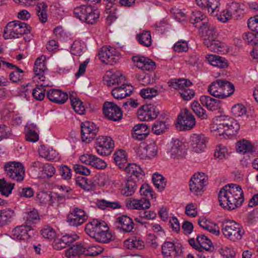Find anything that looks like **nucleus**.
I'll return each instance as SVG.
<instances>
[{
  "instance_id": "obj_1",
  "label": "nucleus",
  "mask_w": 258,
  "mask_h": 258,
  "mask_svg": "<svg viewBox=\"0 0 258 258\" xmlns=\"http://www.w3.org/2000/svg\"><path fill=\"white\" fill-rule=\"evenodd\" d=\"M218 199L220 205L228 210H234L240 206L244 201L241 187L235 184L224 186L219 191Z\"/></svg>"
},
{
  "instance_id": "obj_2",
  "label": "nucleus",
  "mask_w": 258,
  "mask_h": 258,
  "mask_svg": "<svg viewBox=\"0 0 258 258\" xmlns=\"http://www.w3.org/2000/svg\"><path fill=\"white\" fill-rule=\"evenodd\" d=\"M85 231L88 235L99 242L108 243L112 238L109 227L104 221L93 220L87 224Z\"/></svg>"
},
{
  "instance_id": "obj_3",
  "label": "nucleus",
  "mask_w": 258,
  "mask_h": 258,
  "mask_svg": "<svg viewBox=\"0 0 258 258\" xmlns=\"http://www.w3.org/2000/svg\"><path fill=\"white\" fill-rule=\"evenodd\" d=\"M219 120L220 123L213 124L210 127L211 132L216 137L224 135L228 136L235 135L239 130L240 125L233 118L220 116Z\"/></svg>"
},
{
  "instance_id": "obj_4",
  "label": "nucleus",
  "mask_w": 258,
  "mask_h": 258,
  "mask_svg": "<svg viewBox=\"0 0 258 258\" xmlns=\"http://www.w3.org/2000/svg\"><path fill=\"white\" fill-rule=\"evenodd\" d=\"M125 206L130 209H137L142 210L139 212L141 218L148 220H152L155 218L156 214L152 211H146L150 207V203L149 200L145 198L141 199H130L125 202Z\"/></svg>"
},
{
  "instance_id": "obj_5",
  "label": "nucleus",
  "mask_w": 258,
  "mask_h": 258,
  "mask_svg": "<svg viewBox=\"0 0 258 258\" xmlns=\"http://www.w3.org/2000/svg\"><path fill=\"white\" fill-rule=\"evenodd\" d=\"M74 14L76 18L89 24L96 23L99 17L97 10L91 5H81L75 8Z\"/></svg>"
},
{
  "instance_id": "obj_6",
  "label": "nucleus",
  "mask_w": 258,
  "mask_h": 258,
  "mask_svg": "<svg viewBox=\"0 0 258 258\" xmlns=\"http://www.w3.org/2000/svg\"><path fill=\"white\" fill-rule=\"evenodd\" d=\"M30 32V27L27 24L20 21L9 23L6 27L3 36L5 39L18 38Z\"/></svg>"
},
{
  "instance_id": "obj_7",
  "label": "nucleus",
  "mask_w": 258,
  "mask_h": 258,
  "mask_svg": "<svg viewBox=\"0 0 258 258\" xmlns=\"http://www.w3.org/2000/svg\"><path fill=\"white\" fill-rule=\"evenodd\" d=\"M222 231L226 237L233 241L241 239L244 233L241 225L230 220L222 222Z\"/></svg>"
},
{
  "instance_id": "obj_8",
  "label": "nucleus",
  "mask_w": 258,
  "mask_h": 258,
  "mask_svg": "<svg viewBox=\"0 0 258 258\" xmlns=\"http://www.w3.org/2000/svg\"><path fill=\"white\" fill-rule=\"evenodd\" d=\"M115 164L120 169H124L126 172L136 173L140 174L141 168L136 164H129L127 162L126 156L124 151L119 150L113 155Z\"/></svg>"
},
{
  "instance_id": "obj_9",
  "label": "nucleus",
  "mask_w": 258,
  "mask_h": 258,
  "mask_svg": "<svg viewBox=\"0 0 258 258\" xmlns=\"http://www.w3.org/2000/svg\"><path fill=\"white\" fill-rule=\"evenodd\" d=\"M4 170L7 176L10 178L18 182L23 180L25 170L24 166L20 162L7 163L4 166Z\"/></svg>"
},
{
  "instance_id": "obj_10",
  "label": "nucleus",
  "mask_w": 258,
  "mask_h": 258,
  "mask_svg": "<svg viewBox=\"0 0 258 258\" xmlns=\"http://www.w3.org/2000/svg\"><path fill=\"white\" fill-rule=\"evenodd\" d=\"M208 177L203 172H198L191 177L189 181V189L196 195L201 194L208 184Z\"/></svg>"
},
{
  "instance_id": "obj_11",
  "label": "nucleus",
  "mask_w": 258,
  "mask_h": 258,
  "mask_svg": "<svg viewBox=\"0 0 258 258\" xmlns=\"http://www.w3.org/2000/svg\"><path fill=\"white\" fill-rule=\"evenodd\" d=\"M177 127L180 131L189 130L196 124V119L194 115L186 108L181 110L177 119Z\"/></svg>"
},
{
  "instance_id": "obj_12",
  "label": "nucleus",
  "mask_w": 258,
  "mask_h": 258,
  "mask_svg": "<svg viewBox=\"0 0 258 258\" xmlns=\"http://www.w3.org/2000/svg\"><path fill=\"white\" fill-rule=\"evenodd\" d=\"M98 55L101 61L107 64L113 65L119 59V52L116 48L110 46H103Z\"/></svg>"
},
{
  "instance_id": "obj_13",
  "label": "nucleus",
  "mask_w": 258,
  "mask_h": 258,
  "mask_svg": "<svg viewBox=\"0 0 258 258\" xmlns=\"http://www.w3.org/2000/svg\"><path fill=\"white\" fill-rule=\"evenodd\" d=\"M140 174L132 172H126L130 176L121 188V194L125 196H131L135 192L137 187V181H139L144 176L143 172L141 169Z\"/></svg>"
},
{
  "instance_id": "obj_14",
  "label": "nucleus",
  "mask_w": 258,
  "mask_h": 258,
  "mask_svg": "<svg viewBox=\"0 0 258 258\" xmlns=\"http://www.w3.org/2000/svg\"><path fill=\"white\" fill-rule=\"evenodd\" d=\"M159 113L157 107L151 104L142 106L137 111L138 119L142 121H148L155 119Z\"/></svg>"
},
{
  "instance_id": "obj_15",
  "label": "nucleus",
  "mask_w": 258,
  "mask_h": 258,
  "mask_svg": "<svg viewBox=\"0 0 258 258\" xmlns=\"http://www.w3.org/2000/svg\"><path fill=\"white\" fill-rule=\"evenodd\" d=\"M88 219L84 210L79 208L71 209L67 218V221L71 226H79L83 224Z\"/></svg>"
},
{
  "instance_id": "obj_16",
  "label": "nucleus",
  "mask_w": 258,
  "mask_h": 258,
  "mask_svg": "<svg viewBox=\"0 0 258 258\" xmlns=\"http://www.w3.org/2000/svg\"><path fill=\"white\" fill-rule=\"evenodd\" d=\"M103 111L105 116L112 121H119L122 117L121 109L112 102H105L103 104Z\"/></svg>"
},
{
  "instance_id": "obj_17",
  "label": "nucleus",
  "mask_w": 258,
  "mask_h": 258,
  "mask_svg": "<svg viewBox=\"0 0 258 258\" xmlns=\"http://www.w3.org/2000/svg\"><path fill=\"white\" fill-rule=\"evenodd\" d=\"M113 147L112 139L109 137H99L96 141V150L97 153L101 156L109 155Z\"/></svg>"
},
{
  "instance_id": "obj_18",
  "label": "nucleus",
  "mask_w": 258,
  "mask_h": 258,
  "mask_svg": "<svg viewBox=\"0 0 258 258\" xmlns=\"http://www.w3.org/2000/svg\"><path fill=\"white\" fill-rule=\"evenodd\" d=\"M81 127L82 140L86 143H89L93 140L98 132L95 124L89 121L82 123Z\"/></svg>"
},
{
  "instance_id": "obj_19",
  "label": "nucleus",
  "mask_w": 258,
  "mask_h": 258,
  "mask_svg": "<svg viewBox=\"0 0 258 258\" xmlns=\"http://www.w3.org/2000/svg\"><path fill=\"white\" fill-rule=\"evenodd\" d=\"M34 232L29 225H21L15 228L12 232V237L16 240H28Z\"/></svg>"
},
{
  "instance_id": "obj_20",
  "label": "nucleus",
  "mask_w": 258,
  "mask_h": 258,
  "mask_svg": "<svg viewBox=\"0 0 258 258\" xmlns=\"http://www.w3.org/2000/svg\"><path fill=\"white\" fill-rule=\"evenodd\" d=\"M117 229L124 233H129L132 231L134 228V223L133 220L127 215H122L117 219L115 222Z\"/></svg>"
},
{
  "instance_id": "obj_21",
  "label": "nucleus",
  "mask_w": 258,
  "mask_h": 258,
  "mask_svg": "<svg viewBox=\"0 0 258 258\" xmlns=\"http://www.w3.org/2000/svg\"><path fill=\"white\" fill-rule=\"evenodd\" d=\"M207 142V139L203 134H194L191 137V146L192 150L196 153L203 151Z\"/></svg>"
},
{
  "instance_id": "obj_22",
  "label": "nucleus",
  "mask_w": 258,
  "mask_h": 258,
  "mask_svg": "<svg viewBox=\"0 0 258 258\" xmlns=\"http://www.w3.org/2000/svg\"><path fill=\"white\" fill-rule=\"evenodd\" d=\"M46 96L50 101L60 104L64 103L68 99L67 93L55 89L48 90Z\"/></svg>"
},
{
  "instance_id": "obj_23",
  "label": "nucleus",
  "mask_w": 258,
  "mask_h": 258,
  "mask_svg": "<svg viewBox=\"0 0 258 258\" xmlns=\"http://www.w3.org/2000/svg\"><path fill=\"white\" fill-rule=\"evenodd\" d=\"M133 92V87L128 84L116 86L111 91L113 97L116 99H122L130 96Z\"/></svg>"
},
{
  "instance_id": "obj_24",
  "label": "nucleus",
  "mask_w": 258,
  "mask_h": 258,
  "mask_svg": "<svg viewBox=\"0 0 258 258\" xmlns=\"http://www.w3.org/2000/svg\"><path fill=\"white\" fill-rule=\"evenodd\" d=\"M45 56L42 55L37 58L35 61L34 71L35 77H37L40 81H44L45 77L44 74L47 70L45 66Z\"/></svg>"
},
{
  "instance_id": "obj_25",
  "label": "nucleus",
  "mask_w": 258,
  "mask_h": 258,
  "mask_svg": "<svg viewBox=\"0 0 258 258\" xmlns=\"http://www.w3.org/2000/svg\"><path fill=\"white\" fill-rule=\"evenodd\" d=\"M223 80L218 79L212 82L208 86V91L210 95L216 98L223 99Z\"/></svg>"
},
{
  "instance_id": "obj_26",
  "label": "nucleus",
  "mask_w": 258,
  "mask_h": 258,
  "mask_svg": "<svg viewBox=\"0 0 258 258\" xmlns=\"http://www.w3.org/2000/svg\"><path fill=\"white\" fill-rule=\"evenodd\" d=\"M133 138L139 141L145 139L150 132V128L146 123H139L135 125L133 127Z\"/></svg>"
},
{
  "instance_id": "obj_27",
  "label": "nucleus",
  "mask_w": 258,
  "mask_h": 258,
  "mask_svg": "<svg viewBox=\"0 0 258 258\" xmlns=\"http://www.w3.org/2000/svg\"><path fill=\"white\" fill-rule=\"evenodd\" d=\"M199 29L202 30L203 33H205L204 39L213 40L217 38L218 33L216 28L209 22H203L202 25L199 26Z\"/></svg>"
},
{
  "instance_id": "obj_28",
  "label": "nucleus",
  "mask_w": 258,
  "mask_h": 258,
  "mask_svg": "<svg viewBox=\"0 0 258 258\" xmlns=\"http://www.w3.org/2000/svg\"><path fill=\"white\" fill-rule=\"evenodd\" d=\"M201 104L211 111L218 110L221 108V102L210 96L204 95L201 97Z\"/></svg>"
},
{
  "instance_id": "obj_29",
  "label": "nucleus",
  "mask_w": 258,
  "mask_h": 258,
  "mask_svg": "<svg viewBox=\"0 0 258 258\" xmlns=\"http://www.w3.org/2000/svg\"><path fill=\"white\" fill-rule=\"evenodd\" d=\"M15 216V211L11 208H5L0 210V227L9 224Z\"/></svg>"
},
{
  "instance_id": "obj_30",
  "label": "nucleus",
  "mask_w": 258,
  "mask_h": 258,
  "mask_svg": "<svg viewBox=\"0 0 258 258\" xmlns=\"http://www.w3.org/2000/svg\"><path fill=\"white\" fill-rule=\"evenodd\" d=\"M204 44L212 51L224 53L226 51L224 44L217 38L213 40L204 39Z\"/></svg>"
},
{
  "instance_id": "obj_31",
  "label": "nucleus",
  "mask_w": 258,
  "mask_h": 258,
  "mask_svg": "<svg viewBox=\"0 0 258 258\" xmlns=\"http://www.w3.org/2000/svg\"><path fill=\"white\" fill-rule=\"evenodd\" d=\"M38 153L42 158L48 161L56 160L58 159V154L51 148H47L44 145L40 146Z\"/></svg>"
},
{
  "instance_id": "obj_32",
  "label": "nucleus",
  "mask_w": 258,
  "mask_h": 258,
  "mask_svg": "<svg viewBox=\"0 0 258 258\" xmlns=\"http://www.w3.org/2000/svg\"><path fill=\"white\" fill-rule=\"evenodd\" d=\"M107 2L106 6L105 12L108 15L107 17V20L111 23L113 21L115 20L117 18L116 15L117 0H104Z\"/></svg>"
},
{
  "instance_id": "obj_33",
  "label": "nucleus",
  "mask_w": 258,
  "mask_h": 258,
  "mask_svg": "<svg viewBox=\"0 0 258 258\" xmlns=\"http://www.w3.org/2000/svg\"><path fill=\"white\" fill-rule=\"evenodd\" d=\"M206 60L211 65L221 69L228 67L227 60L223 57L214 54H208L206 56Z\"/></svg>"
},
{
  "instance_id": "obj_34",
  "label": "nucleus",
  "mask_w": 258,
  "mask_h": 258,
  "mask_svg": "<svg viewBox=\"0 0 258 258\" xmlns=\"http://www.w3.org/2000/svg\"><path fill=\"white\" fill-rule=\"evenodd\" d=\"M169 152L172 158H175L183 157L184 155V151L183 148L182 143L179 140L173 141Z\"/></svg>"
},
{
  "instance_id": "obj_35",
  "label": "nucleus",
  "mask_w": 258,
  "mask_h": 258,
  "mask_svg": "<svg viewBox=\"0 0 258 258\" xmlns=\"http://www.w3.org/2000/svg\"><path fill=\"white\" fill-rule=\"evenodd\" d=\"M226 9L230 15L231 18L238 19L243 15V10L240 5L236 2H232L227 5Z\"/></svg>"
},
{
  "instance_id": "obj_36",
  "label": "nucleus",
  "mask_w": 258,
  "mask_h": 258,
  "mask_svg": "<svg viewBox=\"0 0 258 258\" xmlns=\"http://www.w3.org/2000/svg\"><path fill=\"white\" fill-rule=\"evenodd\" d=\"M26 139L27 141L35 143L39 140L38 128L34 123H27L26 126Z\"/></svg>"
},
{
  "instance_id": "obj_37",
  "label": "nucleus",
  "mask_w": 258,
  "mask_h": 258,
  "mask_svg": "<svg viewBox=\"0 0 258 258\" xmlns=\"http://www.w3.org/2000/svg\"><path fill=\"white\" fill-rule=\"evenodd\" d=\"M3 65L6 66L10 69L14 70V71L11 72L9 75V78L11 81L13 82L16 83L21 80L22 78L21 74L23 73V71L21 69L9 62H3Z\"/></svg>"
},
{
  "instance_id": "obj_38",
  "label": "nucleus",
  "mask_w": 258,
  "mask_h": 258,
  "mask_svg": "<svg viewBox=\"0 0 258 258\" xmlns=\"http://www.w3.org/2000/svg\"><path fill=\"white\" fill-rule=\"evenodd\" d=\"M85 245L78 244L74 245L66 251V255L69 258H74L84 254Z\"/></svg>"
},
{
  "instance_id": "obj_39",
  "label": "nucleus",
  "mask_w": 258,
  "mask_h": 258,
  "mask_svg": "<svg viewBox=\"0 0 258 258\" xmlns=\"http://www.w3.org/2000/svg\"><path fill=\"white\" fill-rule=\"evenodd\" d=\"M169 86L174 89H178L181 91V89L185 87H188L191 85V82L185 79H173L168 82Z\"/></svg>"
},
{
  "instance_id": "obj_40",
  "label": "nucleus",
  "mask_w": 258,
  "mask_h": 258,
  "mask_svg": "<svg viewBox=\"0 0 258 258\" xmlns=\"http://www.w3.org/2000/svg\"><path fill=\"white\" fill-rule=\"evenodd\" d=\"M162 252L165 256L171 258L176 256L177 254L174 244L169 241L165 242L163 244Z\"/></svg>"
},
{
  "instance_id": "obj_41",
  "label": "nucleus",
  "mask_w": 258,
  "mask_h": 258,
  "mask_svg": "<svg viewBox=\"0 0 258 258\" xmlns=\"http://www.w3.org/2000/svg\"><path fill=\"white\" fill-rule=\"evenodd\" d=\"M206 16L202 12L196 11L191 14L189 20L192 24L195 25V27L199 28V26L202 25V23L206 22Z\"/></svg>"
},
{
  "instance_id": "obj_42",
  "label": "nucleus",
  "mask_w": 258,
  "mask_h": 258,
  "mask_svg": "<svg viewBox=\"0 0 258 258\" xmlns=\"http://www.w3.org/2000/svg\"><path fill=\"white\" fill-rule=\"evenodd\" d=\"M125 79L119 72H117L112 74L107 81V85H117V86H122L125 83Z\"/></svg>"
},
{
  "instance_id": "obj_43",
  "label": "nucleus",
  "mask_w": 258,
  "mask_h": 258,
  "mask_svg": "<svg viewBox=\"0 0 258 258\" xmlns=\"http://www.w3.org/2000/svg\"><path fill=\"white\" fill-rule=\"evenodd\" d=\"M236 148L237 151L243 154L254 151L252 144L249 141L246 140L239 141L237 143Z\"/></svg>"
},
{
  "instance_id": "obj_44",
  "label": "nucleus",
  "mask_w": 258,
  "mask_h": 258,
  "mask_svg": "<svg viewBox=\"0 0 258 258\" xmlns=\"http://www.w3.org/2000/svg\"><path fill=\"white\" fill-rule=\"evenodd\" d=\"M70 99L74 111L79 114H83L85 111V108L83 105V103L79 98L74 97L73 95H71Z\"/></svg>"
},
{
  "instance_id": "obj_45",
  "label": "nucleus",
  "mask_w": 258,
  "mask_h": 258,
  "mask_svg": "<svg viewBox=\"0 0 258 258\" xmlns=\"http://www.w3.org/2000/svg\"><path fill=\"white\" fill-rule=\"evenodd\" d=\"M124 243L128 249H142L144 247V242L136 237L127 239L124 241Z\"/></svg>"
},
{
  "instance_id": "obj_46",
  "label": "nucleus",
  "mask_w": 258,
  "mask_h": 258,
  "mask_svg": "<svg viewBox=\"0 0 258 258\" xmlns=\"http://www.w3.org/2000/svg\"><path fill=\"white\" fill-rule=\"evenodd\" d=\"M47 5L44 3L38 4L36 7V13L39 20L42 23H45L47 20L46 9Z\"/></svg>"
},
{
  "instance_id": "obj_47",
  "label": "nucleus",
  "mask_w": 258,
  "mask_h": 258,
  "mask_svg": "<svg viewBox=\"0 0 258 258\" xmlns=\"http://www.w3.org/2000/svg\"><path fill=\"white\" fill-rule=\"evenodd\" d=\"M137 37L141 45L149 47L152 44L151 35L149 31H143V33L137 35Z\"/></svg>"
},
{
  "instance_id": "obj_48",
  "label": "nucleus",
  "mask_w": 258,
  "mask_h": 258,
  "mask_svg": "<svg viewBox=\"0 0 258 258\" xmlns=\"http://www.w3.org/2000/svg\"><path fill=\"white\" fill-rule=\"evenodd\" d=\"M197 240L200 247V251H202V249H204L206 251H209L212 246L211 241L204 235L198 236L197 238Z\"/></svg>"
},
{
  "instance_id": "obj_49",
  "label": "nucleus",
  "mask_w": 258,
  "mask_h": 258,
  "mask_svg": "<svg viewBox=\"0 0 258 258\" xmlns=\"http://www.w3.org/2000/svg\"><path fill=\"white\" fill-rule=\"evenodd\" d=\"M169 127V125L165 121L157 120L152 125V131L154 134L159 135L164 133Z\"/></svg>"
},
{
  "instance_id": "obj_50",
  "label": "nucleus",
  "mask_w": 258,
  "mask_h": 258,
  "mask_svg": "<svg viewBox=\"0 0 258 258\" xmlns=\"http://www.w3.org/2000/svg\"><path fill=\"white\" fill-rule=\"evenodd\" d=\"M26 225L36 223L39 220V216L36 210H33L29 212L25 213L23 217Z\"/></svg>"
},
{
  "instance_id": "obj_51",
  "label": "nucleus",
  "mask_w": 258,
  "mask_h": 258,
  "mask_svg": "<svg viewBox=\"0 0 258 258\" xmlns=\"http://www.w3.org/2000/svg\"><path fill=\"white\" fill-rule=\"evenodd\" d=\"M191 108L196 114L201 119H205L208 117L206 110L197 101H194L191 104Z\"/></svg>"
},
{
  "instance_id": "obj_52",
  "label": "nucleus",
  "mask_w": 258,
  "mask_h": 258,
  "mask_svg": "<svg viewBox=\"0 0 258 258\" xmlns=\"http://www.w3.org/2000/svg\"><path fill=\"white\" fill-rule=\"evenodd\" d=\"M47 86L48 85L45 84L37 85L33 89L32 95L36 100L41 101L44 99L45 93V87Z\"/></svg>"
},
{
  "instance_id": "obj_53",
  "label": "nucleus",
  "mask_w": 258,
  "mask_h": 258,
  "mask_svg": "<svg viewBox=\"0 0 258 258\" xmlns=\"http://www.w3.org/2000/svg\"><path fill=\"white\" fill-rule=\"evenodd\" d=\"M14 183L7 182L5 179H0V192L4 196H8L14 188Z\"/></svg>"
},
{
  "instance_id": "obj_54",
  "label": "nucleus",
  "mask_w": 258,
  "mask_h": 258,
  "mask_svg": "<svg viewBox=\"0 0 258 258\" xmlns=\"http://www.w3.org/2000/svg\"><path fill=\"white\" fill-rule=\"evenodd\" d=\"M152 180L155 187L159 190L164 189L166 183L164 177L161 174L154 173L152 177Z\"/></svg>"
},
{
  "instance_id": "obj_55",
  "label": "nucleus",
  "mask_w": 258,
  "mask_h": 258,
  "mask_svg": "<svg viewBox=\"0 0 258 258\" xmlns=\"http://www.w3.org/2000/svg\"><path fill=\"white\" fill-rule=\"evenodd\" d=\"M243 38L248 44L255 45L258 43V33L253 31L245 33Z\"/></svg>"
},
{
  "instance_id": "obj_56",
  "label": "nucleus",
  "mask_w": 258,
  "mask_h": 258,
  "mask_svg": "<svg viewBox=\"0 0 258 258\" xmlns=\"http://www.w3.org/2000/svg\"><path fill=\"white\" fill-rule=\"evenodd\" d=\"M220 6V3L218 0H209L206 8L211 15L214 16L217 12H219Z\"/></svg>"
},
{
  "instance_id": "obj_57",
  "label": "nucleus",
  "mask_w": 258,
  "mask_h": 258,
  "mask_svg": "<svg viewBox=\"0 0 258 258\" xmlns=\"http://www.w3.org/2000/svg\"><path fill=\"white\" fill-rule=\"evenodd\" d=\"M223 91L224 95L223 99L231 95L234 91V86L230 82L226 80H223Z\"/></svg>"
},
{
  "instance_id": "obj_58",
  "label": "nucleus",
  "mask_w": 258,
  "mask_h": 258,
  "mask_svg": "<svg viewBox=\"0 0 258 258\" xmlns=\"http://www.w3.org/2000/svg\"><path fill=\"white\" fill-rule=\"evenodd\" d=\"M102 252V249L99 247V249L96 246L92 245L89 246L85 245L84 254L88 256H94L98 255Z\"/></svg>"
},
{
  "instance_id": "obj_59",
  "label": "nucleus",
  "mask_w": 258,
  "mask_h": 258,
  "mask_svg": "<svg viewBox=\"0 0 258 258\" xmlns=\"http://www.w3.org/2000/svg\"><path fill=\"white\" fill-rule=\"evenodd\" d=\"M18 194L20 197L30 198L33 196L34 190L30 187H20L18 189Z\"/></svg>"
},
{
  "instance_id": "obj_60",
  "label": "nucleus",
  "mask_w": 258,
  "mask_h": 258,
  "mask_svg": "<svg viewBox=\"0 0 258 258\" xmlns=\"http://www.w3.org/2000/svg\"><path fill=\"white\" fill-rule=\"evenodd\" d=\"M83 46L79 41H75L71 46V52L73 55L80 56L83 53Z\"/></svg>"
},
{
  "instance_id": "obj_61",
  "label": "nucleus",
  "mask_w": 258,
  "mask_h": 258,
  "mask_svg": "<svg viewBox=\"0 0 258 258\" xmlns=\"http://www.w3.org/2000/svg\"><path fill=\"white\" fill-rule=\"evenodd\" d=\"M140 94L144 98H150L157 96L158 94V91L155 89L148 87L147 88L142 89L140 91Z\"/></svg>"
},
{
  "instance_id": "obj_62",
  "label": "nucleus",
  "mask_w": 258,
  "mask_h": 258,
  "mask_svg": "<svg viewBox=\"0 0 258 258\" xmlns=\"http://www.w3.org/2000/svg\"><path fill=\"white\" fill-rule=\"evenodd\" d=\"M231 112L235 116H241L246 113V108L241 104H237L232 107Z\"/></svg>"
},
{
  "instance_id": "obj_63",
  "label": "nucleus",
  "mask_w": 258,
  "mask_h": 258,
  "mask_svg": "<svg viewBox=\"0 0 258 258\" xmlns=\"http://www.w3.org/2000/svg\"><path fill=\"white\" fill-rule=\"evenodd\" d=\"M90 165L96 169H103L106 167L107 164L104 160L93 155Z\"/></svg>"
},
{
  "instance_id": "obj_64",
  "label": "nucleus",
  "mask_w": 258,
  "mask_h": 258,
  "mask_svg": "<svg viewBox=\"0 0 258 258\" xmlns=\"http://www.w3.org/2000/svg\"><path fill=\"white\" fill-rule=\"evenodd\" d=\"M42 236L49 240L54 239L56 236V233L54 230L51 227L47 226L41 230Z\"/></svg>"
}]
</instances>
